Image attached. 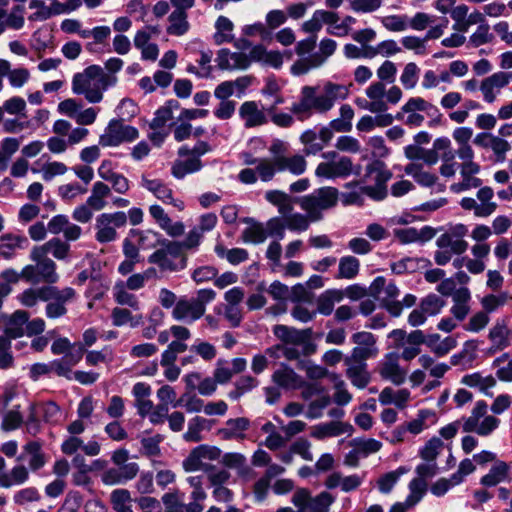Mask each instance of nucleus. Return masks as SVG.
Here are the masks:
<instances>
[{"instance_id": "1", "label": "nucleus", "mask_w": 512, "mask_h": 512, "mask_svg": "<svg viewBox=\"0 0 512 512\" xmlns=\"http://www.w3.org/2000/svg\"><path fill=\"white\" fill-rule=\"evenodd\" d=\"M348 94L345 85L333 82H326L321 90L317 86L306 85L301 88L299 100L291 105L290 111L299 121H305L314 113H327Z\"/></svg>"}, {"instance_id": "2", "label": "nucleus", "mask_w": 512, "mask_h": 512, "mask_svg": "<svg viewBox=\"0 0 512 512\" xmlns=\"http://www.w3.org/2000/svg\"><path fill=\"white\" fill-rule=\"evenodd\" d=\"M116 81L114 75L105 72L100 66L91 65L73 76L72 91L76 95H84L89 103H99L104 91Z\"/></svg>"}, {"instance_id": "3", "label": "nucleus", "mask_w": 512, "mask_h": 512, "mask_svg": "<svg viewBox=\"0 0 512 512\" xmlns=\"http://www.w3.org/2000/svg\"><path fill=\"white\" fill-rule=\"evenodd\" d=\"M339 200V191L335 187L325 186L297 199L300 208L310 214L312 221H320L323 211L335 207Z\"/></svg>"}, {"instance_id": "4", "label": "nucleus", "mask_w": 512, "mask_h": 512, "mask_svg": "<svg viewBox=\"0 0 512 512\" xmlns=\"http://www.w3.org/2000/svg\"><path fill=\"white\" fill-rule=\"evenodd\" d=\"M147 260L148 263L156 265L161 272H177L186 266V258L180 252L178 241L168 239H165Z\"/></svg>"}, {"instance_id": "5", "label": "nucleus", "mask_w": 512, "mask_h": 512, "mask_svg": "<svg viewBox=\"0 0 512 512\" xmlns=\"http://www.w3.org/2000/svg\"><path fill=\"white\" fill-rule=\"evenodd\" d=\"M458 229L460 230L458 235L444 233L437 238L438 250L434 254V260L438 265L447 264L453 254L459 255L467 250L468 243L461 237L466 233V228L461 225Z\"/></svg>"}, {"instance_id": "6", "label": "nucleus", "mask_w": 512, "mask_h": 512, "mask_svg": "<svg viewBox=\"0 0 512 512\" xmlns=\"http://www.w3.org/2000/svg\"><path fill=\"white\" fill-rule=\"evenodd\" d=\"M138 130L123 124L122 120H111L99 137V145L102 147H117L123 142H131L138 138Z\"/></svg>"}, {"instance_id": "7", "label": "nucleus", "mask_w": 512, "mask_h": 512, "mask_svg": "<svg viewBox=\"0 0 512 512\" xmlns=\"http://www.w3.org/2000/svg\"><path fill=\"white\" fill-rule=\"evenodd\" d=\"M221 457V449L217 446L202 444L193 448L189 455L183 460L182 466L186 472L205 471L212 465L205 464V461H217Z\"/></svg>"}, {"instance_id": "8", "label": "nucleus", "mask_w": 512, "mask_h": 512, "mask_svg": "<svg viewBox=\"0 0 512 512\" xmlns=\"http://www.w3.org/2000/svg\"><path fill=\"white\" fill-rule=\"evenodd\" d=\"M126 223V213L122 211L100 214L95 224L96 240L100 243L114 241L117 238L116 228L123 227Z\"/></svg>"}, {"instance_id": "9", "label": "nucleus", "mask_w": 512, "mask_h": 512, "mask_svg": "<svg viewBox=\"0 0 512 512\" xmlns=\"http://www.w3.org/2000/svg\"><path fill=\"white\" fill-rule=\"evenodd\" d=\"M351 340L355 346L351 351V355L345 359L366 363V360L375 358L378 355L377 339L372 333L367 331L357 332L351 336Z\"/></svg>"}, {"instance_id": "10", "label": "nucleus", "mask_w": 512, "mask_h": 512, "mask_svg": "<svg viewBox=\"0 0 512 512\" xmlns=\"http://www.w3.org/2000/svg\"><path fill=\"white\" fill-rule=\"evenodd\" d=\"M231 473L224 468L210 467L207 480L212 488V496L217 502L228 503L233 500L234 493L227 487Z\"/></svg>"}, {"instance_id": "11", "label": "nucleus", "mask_w": 512, "mask_h": 512, "mask_svg": "<svg viewBox=\"0 0 512 512\" xmlns=\"http://www.w3.org/2000/svg\"><path fill=\"white\" fill-rule=\"evenodd\" d=\"M512 82V72L499 71L480 81V92L483 101L492 104L500 95L501 90Z\"/></svg>"}, {"instance_id": "12", "label": "nucleus", "mask_w": 512, "mask_h": 512, "mask_svg": "<svg viewBox=\"0 0 512 512\" xmlns=\"http://www.w3.org/2000/svg\"><path fill=\"white\" fill-rule=\"evenodd\" d=\"M378 373L394 385H401L406 381L407 370L399 364V355L395 352L387 353L378 364Z\"/></svg>"}, {"instance_id": "13", "label": "nucleus", "mask_w": 512, "mask_h": 512, "mask_svg": "<svg viewBox=\"0 0 512 512\" xmlns=\"http://www.w3.org/2000/svg\"><path fill=\"white\" fill-rule=\"evenodd\" d=\"M141 186L152 193L158 200L165 204H170L179 211L185 209V203L181 199L173 196V190L160 179H150L146 176L141 178Z\"/></svg>"}, {"instance_id": "14", "label": "nucleus", "mask_w": 512, "mask_h": 512, "mask_svg": "<svg viewBox=\"0 0 512 512\" xmlns=\"http://www.w3.org/2000/svg\"><path fill=\"white\" fill-rule=\"evenodd\" d=\"M474 143L484 149L492 151L495 161L503 163L507 153L511 151V144L502 137L492 133H479L474 138Z\"/></svg>"}, {"instance_id": "15", "label": "nucleus", "mask_w": 512, "mask_h": 512, "mask_svg": "<svg viewBox=\"0 0 512 512\" xmlns=\"http://www.w3.org/2000/svg\"><path fill=\"white\" fill-rule=\"evenodd\" d=\"M510 334L508 320L505 318L497 319L488 332L487 337L491 345L487 349L486 354L493 355L509 347Z\"/></svg>"}, {"instance_id": "16", "label": "nucleus", "mask_w": 512, "mask_h": 512, "mask_svg": "<svg viewBox=\"0 0 512 512\" xmlns=\"http://www.w3.org/2000/svg\"><path fill=\"white\" fill-rule=\"evenodd\" d=\"M215 62L217 67L223 71L246 70L250 67L249 53L232 52L222 48L217 52Z\"/></svg>"}, {"instance_id": "17", "label": "nucleus", "mask_w": 512, "mask_h": 512, "mask_svg": "<svg viewBox=\"0 0 512 512\" xmlns=\"http://www.w3.org/2000/svg\"><path fill=\"white\" fill-rule=\"evenodd\" d=\"M353 164L350 158L340 157L336 161H325L317 165L315 175L321 178L333 179L347 177L352 173Z\"/></svg>"}, {"instance_id": "18", "label": "nucleus", "mask_w": 512, "mask_h": 512, "mask_svg": "<svg viewBox=\"0 0 512 512\" xmlns=\"http://www.w3.org/2000/svg\"><path fill=\"white\" fill-rule=\"evenodd\" d=\"M148 212L158 227L168 236L179 237L184 234V224L180 221L173 222L162 206L158 204L150 205Z\"/></svg>"}, {"instance_id": "19", "label": "nucleus", "mask_w": 512, "mask_h": 512, "mask_svg": "<svg viewBox=\"0 0 512 512\" xmlns=\"http://www.w3.org/2000/svg\"><path fill=\"white\" fill-rule=\"evenodd\" d=\"M51 351L54 355L64 354L68 364L76 365L82 359L85 349L81 343H71L68 338L60 337L52 343Z\"/></svg>"}, {"instance_id": "20", "label": "nucleus", "mask_w": 512, "mask_h": 512, "mask_svg": "<svg viewBox=\"0 0 512 512\" xmlns=\"http://www.w3.org/2000/svg\"><path fill=\"white\" fill-rule=\"evenodd\" d=\"M30 258L37 265L38 274L42 282L54 284L59 280L56 272V263L48 256L43 255L41 250L32 249Z\"/></svg>"}, {"instance_id": "21", "label": "nucleus", "mask_w": 512, "mask_h": 512, "mask_svg": "<svg viewBox=\"0 0 512 512\" xmlns=\"http://www.w3.org/2000/svg\"><path fill=\"white\" fill-rule=\"evenodd\" d=\"M250 64L260 63L263 66L280 69L283 65V54L278 50H268L262 44L254 45L249 51Z\"/></svg>"}, {"instance_id": "22", "label": "nucleus", "mask_w": 512, "mask_h": 512, "mask_svg": "<svg viewBox=\"0 0 512 512\" xmlns=\"http://www.w3.org/2000/svg\"><path fill=\"white\" fill-rule=\"evenodd\" d=\"M250 427V421L245 417H238L228 419L225 426L219 428L216 432L217 436L225 441L230 440H244L246 438V431Z\"/></svg>"}, {"instance_id": "23", "label": "nucleus", "mask_w": 512, "mask_h": 512, "mask_svg": "<svg viewBox=\"0 0 512 512\" xmlns=\"http://www.w3.org/2000/svg\"><path fill=\"white\" fill-rule=\"evenodd\" d=\"M239 116L246 128L262 126L268 122L264 110L255 101L243 102L239 108Z\"/></svg>"}, {"instance_id": "24", "label": "nucleus", "mask_w": 512, "mask_h": 512, "mask_svg": "<svg viewBox=\"0 0 512 512\" xmlns=\"http://www.w3.org/2000/svg\"><path fill=\"white\" fill-rule=\"evenodd\" d=\"M347 366L345 375L351 384L357 389H364L371 381V375L365 362H357L352 359H344Z\"/></svg>"}, {"instance_id": "25", "label": "nucleus", "mask_w": 512, "mask_h": 512, "mask_svg": "<svg viewBox=\"0 0 512 512\" xmlns=\"http://www.w3.org/2000/svg\"><path fill=\"white\" fill-rule=\"evenodd\" d=\"M385 85L383 82H374L365 90V94L369 102L362 105V109L368 110L372 113H383L388 110L385 98Z\"/></svg>"}, {"instance_id": "26", "label": "nucleus", "mask_w": 512, "mask_h": 512, "mask_svg": "<svg viewBox=\"0 0 512 512\" xmlns=\"http://www.w3.org/2000/svg\"><path fill=\"white\" fill-rule=\"evenodd\" d=\"M271 378L278 387L285 390L300 389L303 385V378L285 364H281V366L273 372Z\"/></svg>"}, {"instance_id": "27", "label": "nucleus", "mask_w": 512, "mask_h": 512, "mask_svg": "<svg viewBox=\"0 0 512 512\" xmlns=\"http://www.w3.org/2000/svg\"><path fill=\"white\" fill-rule=\"evenodd\" d=\"M28 245V239L25 236L6 233L0 236V258L4 260L13 259L18 250H23Z\"/></svg>"}, {"instance_id": "28", "label": "nucleus", "mask_w": 512, "mask_h": 512, "mask_svg": "<svg viewBox=\"0 0 512 512\" xmlns=\"http://www.w3.org/2000/svg\"><path fill=\"white\" fill-rule=\"evenodd\" d=\"M202 309L193 300L180 299L172 310V316L177 321L192 324L203 316Z\"/></svg>"}, {"instance_id": "29", "label": "nucleus", "mask_w": 512, "mask_h": 512, "mask_svg": "<svg viewBox=\"0 0 512 512\" xmlns=\"http://www.w3.org/2000/svg\"><path fill=\"white\" fill-rule=\"evenodd\" d=\"M0 73L5 74L12 88H22L30 79V72L24 67L11 68V63L6 59H0Z\"/></svg>"}, {"instance_id": "30", "label": "nucleus", "mask_w": 512, "mask_h": 512, "mask_svg": "<svg viewBox=\"0 0 512 512\" xmlns=\"http://www.w3.org/2000/svg\"><path fill=\"white\" fill-rule=\"evenodd\" d=\"M275 158L278 172L288 171L289 173L298 176L306 171L307 162L303 155H277Z\"/></svg>"}, {"instance_id": "31", "label": "nucleus", "mask_w": 512, "mask_h": 512, "mask_svg": "<svg viewBox=\"0 0 512 512\" xmlns=\"http://www.w3.org/2000/svg\"><path fill=\"white\" fill-rule=\"evenodd\" d=\"M111 196L112 193L110 186L103 181H96L91 187L87 201L95 211H100L107 206V199L111 198Z\"/></svg>"}, {"instance_id": "32", "label": "nucleus", "mask_w": 512, "mask_h": 512, "mask_svg": "<svg viewBox=\"0 0 512 512\" xmlns=\"http://www.w3.org/2000/svg\"><path fill=\"white\" fill-rule=\"evenodd\" d=\"M344 293L339 289H330L323 292L317 299V311L325 316L332 314L335 304L341 302Z\"/></svg>"}, {"instance_id": "33", "label": "nucleus", "mask_w": 512, "mask_h": 512, "mask_svg": "<svg viewBox=\"0 0 512 512\" xmlns=\"http://www.w3.org/2000/svg\"><path fill=\"white\" fill-rule=\"evenodd\" d=\"M167 20L166 32L169 35L180 37L185 35L190 29L187 12L172 11Z\"/></svg>"}, {"instance_id": "34", "label": "nucleus", "mask_w": 512, "mask_h": 512, "mask_svg": "<svg viewBox=\"0 0 512 512\" xmlns=\"http://www.w3.org/2000/svg\"><path fill=\"white\" fill-rule=\"evenodd\" d=\"M215 33L213 35V40L215 44L221 45L224 43H230L234 39V24L233 22L226 16H219L214 24Z\"/></svg>"}, {"instance_id": "35", "label": "nucleus", "mask_w": 512, "mask_h": 512, "mask_svg": "<svg viewBox=\"0 0 512 512\" xmlns=\"http://www.w3.org/2000/svg\"><path fill=\"white\" fill-rule=\"evenodd\" d=\"M410 400V392L407 389L394 390L391 387H385L379 394V402L382 405L394 404L398 408L406 407Z\"/></svg>"}, {"instance_id": "36", "label": "nucleus", "mask_w": 512, "mask_h": 512, "mask_svg": "<svg viewBox=\"0 0 512 512\" xmlns=\"http://www.w3.org/2000/svg\"><path fill=\"white\" fill-rule=\"evenodd\" d=\"M29 478L28 469L20 464L14 466L9 472L0 474V488H11L25 483Z\"/></svg>"}, {"instance_id": "37", "label": "nucleus", "mask_w": 512, "mask_h": 512, "mask_svg": "<svg viewBox=\"0 0 512 512\" xmlns=\"http://www.w3.org/2000/svg\"><path fill=\"white\" fill-rule=\"evenodd\" d=\"M274 335L286 344L300 345L305 342L307 335L304 331L286 325H275Z\"/></svg>"}, {"instance_id": "38", "label": "nucleus", "mask_w": 512, "mask_h": 512, "mask_svg": "<svg viewBox=\"0 0 512 512\" xmlns=\"http://www.w3.org/2000/svg\"><path fill=\"white\" fill-rule=\"evenodd\" d=\"M426 345L437 356L448 354L457 345V341L453 337L441 339L439 334H432L427 337Z\"/></svg>"}, {"instance_id": "39", "label": "nucleus", "mask_w": 512, "mask_h": 512, "mask_svg": "<svg viewBox=\"0 0 512 512\" xmlns=\"http://www.w3.org/2000/svg\"><path fill=\"white\" fill-rule=\"evenodd\" d=\"M509 474V466L503 461H497L489 472L481 478V484L493 487L506 480Z\"/></svg>"}, {"instance_id": "40", "label": "nucleus", "mask_w": 512, "mask_h": 512, "mask_svg": "<svg viewBox=\"0 0 512 512\" xmlns=\"http://www.w3.org/2000/svg\"><path fill=\"white\" fill-rule=\"evenodd\" d=\"M246 222L248 226L242 231V240L245 243H263L267 238L265 226L252 219H249Z\"/></svg>"}, {"instance_id": "41", "label": "nucleus", "mask_w": 512, "mask_h": 512, "mask_svg": "<svg viewBox=\"0 0 512 512\" xmlns=\"http://www.w3.org/2000/svg\"><path fill=\"white\" fill-rule=\"evenodd\" d=\"M346 425L341 422L332 421L329 423L318 424L312 427L311 436L316 439L339 436L346 432Z\"/></svg>"}, {"instance_id": "42", "label": "nucleus", "mask_w": 512, "mask_h": 512, "mask_svg": "<svg viewBox=\"0 0 512 512\" xmlns=\"http://www.w3.org/2000/svg\"><path fill=\"white\" fill-rule=\"evenodd\" d=\"M360 270V261L352 255L343 256L339 259L337 278L354 279Z\"/></svg>"}, {"instance_id": "43", "label": "nucleus", "mask_w": 512, "mask_h": 512, "mask_svg": "<svg viewBox=\"0 0 512 512\" xmlns=\"http://www.w3.org/2000/svg\"><path fill=\"white\" fill-rule=\"evenodd\" d=\"M111 318L113 325L116 327L130 325V327L134 328L143 322L142 315L139 314L134 316L128 309L119 307H116L112 310Z\"/></svg>"}, {"instance_id": "44", "label": "nucleus", "mask_w": 512, "mask_h": 512, "mask_svg": "<svg viewBox=\"0 0 512 512\" xmlns=\"http://www.w3.org/2000/svg\"><path fill=\"white\" fill-rule=\"evenodd\" d=\"M33 249L41 250L43 255L47 256L49 253L52 254L56 259H65L69 253V244L61 241L58 238H53L41 246H35Z\"/></svg>"}, {"instance_id": "45", "label": "nucleus", "mask_w": 512, "mask_h": 512, "mask_svg": "<svg viewBox=\"0 0 512 512\" xmlns=\"http://www.w3.org/2000/svg\"><path fill=\"white\" fill-rule=\"evenodd\" d=\"M110 501L116 512H133L132 498L127 489L118 488L111 492Z\"/></svg>"}, {"instance_id": "46", "label": "nucleus", "mask_w": 512, "mask_h": 512, "mask_svg": "<svg viewBox=\"0 0 512 512\" xmlns=\"http://www.w3.org/2000/svg\"><path fill=\"white\" fill-rule=\"evenodd\" d=\"M404 171L422 186H432L437 180V176L425 171L420 164L410 163L405 167Z\"/></svg>"}, {"instance_id": "47", "label": "nucleus", "mask_w": 512, "mask_h": 512, "mask_svg": "<svg viewBox=\"0 0 512 512\" xmlns=\"http://www.w3.org/2000/svg\"><path fill=\"white\" fill-rule=\"evenodd\" d=\"M124 282H117L113 287V297L119 305H127L134 310L139 309V301L137 297L128 291Z\"/></svg>"}, {"instance_id": "48", "label": "nucleus", "mask_w": 512, "mask_h": 512, "mask_svg": "<svg viewBox=\"0 0 512 512\" xmlns=\"http://www.w3.org/2000/svg\"><path fill=\"white\" fill-rule=\"evenodd\" d=\"M201 167L200 159L192 156L184 161H176L172 166V175L177 179H181L189 173L199 171Z\"/></svg>"}, {"instance_id": "49", "label": "nucleus", "mask_w": 512, "mask_h": 512, "mask_svg": "<svg viewBox=\"0 0 512 512\" xmlns=\"http://www.w3.org/2000/svg\"><path fill=\"white\" fill-rule=\"evenodd\" d=\"M463 384L478 388L480 391L485 392L496 385V380L493 376H483L480 373H472L465 375L461 381Z\"/></svg>"}, {"instance_id": "50", "label": "nucleus", "mask_w": 512, "mask_h": 512, "mask_svg": "<svg viewBox=\"0 0 512 512\" xmlns=\"http://www.w3.org/2000/svg\"><path fill=\"white\" fill-rule=\"evenodd\" d=\"M215 253L218 257L225 258L232 265H238L248 259V252L245 249H226L222 244L215 246Z\"/></svg>"}, {"instance_id": "51", "label": "nucleus", "mask_w": 512, "mask_h": 512, "mask_svg": "<svg viewBox=\"0 0 512 512\" xmlns=\"http://www.w3.org/2000/svg\"><path fill=\"white\" fill-rule=\"evenodd\" d=\"M209 420L196 416L188 423L187 431L183 434L184 440L187 442H199L202 440L201 432L207 427Z\"/></svg>"}, {"instance_id": "52", "label": "nucleus", "mask_w": 512, "mask_h": 512, "mask_svg": "<svg viewBox=\"0 0 512 512\" xmlns=\"http://www.w3.org/2000/svg\"><path fill=\"white\" fill-rule=\"evenodd\" d=\"M331 403V397L328 391L321 394L319 397L311 400L307 407L306 418L308 419H318L323 415V411L328 405Z\"/></svg>"}, {"instance_id": "53", "label": "nucleus", "mask_w": 512, "mask_h": 512, "mask_svg": "<svg viewBox=\"0 0 512 512\" xmlns=\"http://www.w3.org/2000/svg\"><path fill=\"white\" fill-rule=\"evenodd\" d=\"M6 6H0V35L4 33L7 28L19 30L24 25V17L19 13H7Z\"/></svg>"}, {"instance_id": "54", "label": "nucleus", "mask_w": 512, "mask_h": 512, "mask_svg": "<svg viewBox=\"0 0 512 512\" xmlns=\"http://www.w3.org/2000/svg\"><path fill=\"white\" fill-rule=\"evenodd\" d=\"M138 246L142 250H149L152 248H158L166 238H164L159 232L154 230L139 231L138 233Z\"/></svg>"}, {"instance_id": "55", "label": "nucleus", "mask_w": 512, "mask_h": 512, "mask_svg": "<svg viewBox=\"0 0 512 512\" xmlns=\"http://www.w3.org/2000/svg\"><path fill=\"white\" fill-rule=\"evenodd\" d=\"M318 134L313 129L305 130L300 136V142L304 145L306 155H315L323 149V144L318 141Z\"/></svg>"}, {"instance_id": "56", "label": "nucleus", "mask_w": 512, "mask_h": 512, "mask_svg": "<svg viewBox=\"0 0 512 512\" xmlns=\"http://www.w3.org/2000/svg\"><path fill=\"white\" fill-rule=\"evenodd\" d=\"M287 229L292 232H305L308 230L310 223L313 222L309 213L302 214L295 212L286 218Z\"/></svg>"}, {"instance_id": "57", "label": "nucleus", "mask_w": 512, "mask_h": 512, "mask_svg": "<svg viewBox=\"0 0 512 512\" xmlns=\"http://www.w3.org/2000/svg\"><path fill=\"white\" fill-rule=\"evenodd\" d=\"M420 68L414 62L407 63L401 73L400 82L406 90L416 87L419 79Z\"/></svg>"}, {"instance_id": "58", "label": "nucleus", "mask_w": 512, "mask_h": 512, "mask_svg": "<svg viewBox=\"0 0 512 512\" xmlns=\"http://www.w3.org/2000/svg\"><path fill=\"white\" fill-rule=\"evenodd\" d=\"M427 482L422 478H414L409 483V495L406 498L408 506H415L425 495Z\"/></svg>"}, {"instance_id": "59", "label": "nucleus", "mask_w": 512, "mask_h": 512, "mask_svg": "<svg viewBox=\"0 0 512 512\" xmlns=\"http://www.w3.org/2000/svg\"><path fill=\"white\" fill-rule=\"evenodd\" d=\"M487 415V404L484 401L476 402L472 409L471 415L464 420L463 431L472 432L474 426L478 425L479 422Z\"/></svg>"}, {"instance_id": "60", "label": "nucleus", "mask_w": 512, "mask_h": 512, "mask_svg": "<svg viewBox=\"0 0 512 512\" xmlns=\"http://www.w3.org/2000/svg\"><path fill=\"white\" fill-rule=\"evenodd\" d=\"M323 65V59L313 57L302 58L294 62L290 71L294 76H300L308 73L311 69L318 68Z\"/></svg>"}, {"instance_id": "61", "label": "nucleus", "mask_w": 512, "mask_h": 512, "mask_svg": "<svg viewBox=\"0 0 512 512\" xmlns=\"http://www.w3.org/2000/svg\"><path fill=\"white\" fill-rule=\"evenodd\" d=\"M255 169L261 181L268 182L272 180L278 172L276 158H259L258 165Z\"/></svg>"}, {"instance_id": "62", "label": "nucleus", "mask_w": 512, "mask_h": 512, "mask_svg": "<svg viewBox=\"0 0 512 512\" xmlns=\"http://www.w3.org/2000/svg\"><path fill=\"white\" fill-rule=\"evenodd\" d=\"M443 446L444 443L440 438L433 437L420 449L419 455L426 462H435Z\"/></svg>"}, {"instance_id": "63", "label": "nucleus", "mask_w": 512, "mask_h": 512, "mask_svg": "<svg viewBox=\"0 0 512 512\" xmlns=\"http://www.w3.org/2000/svg\"><path fill=\"white\" fill-rule=\"evenodd\" d=\"M334 498L328 492H321L312 497L305 512H329Z\"/></svg>"}, {"instance_id": "64", "label": "nucleus", "mask_w": 512, "mask_h": 512, "mask_svg": "<svg viewBox=\"0 0 512 512\" xmlns=\"http://www.w3.org/2000/svg\"><path fill=\"white\" fill-rule=\"evenodd\" d=\"M182 496L183 495L178 490L165 493L162 496L165 512H184L185 508Z\"/></svg>"}]
</instances>
